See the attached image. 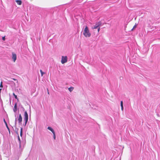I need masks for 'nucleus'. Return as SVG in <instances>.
I'll return each instance as SVG.
<instances>
[{
    "mask_svg": "<svg viewBox=\"0 0 160 160\" xmlns=\"http://www.w3.org/2000/svg\"><path fill=\"white\" fill-rule=\"evenodd\" d=\"M83 34L84 37L86 38H89L91 36V33L87 26H86L84 29Z\"/></svg>",
    "mask_w": 160,
    "mask_h": 160,
    "instance_id": "1",
    "label": "nucleus"
},
{
    "mask_svg": "<svg viewBox=\"0 0 160 160\" xmlns=\"http://www.w3.org/2000/svg\"><path fill=\"white\" fill-rule=\"evenodd\" d=\"M68 58L67 56H62V57L61 59V63L62 64H64L67 61Z\"/></svg>",
    "mask_w": 160,
    "mask_h": 160,
    "instance_id": "2",
    "label": "nucleus"
},
{
    "mask_svg": "<svg viewBox=\"0 0 160 160\" xmlns=\"http://www.w3.org/2000/svg\"><path fill=\"white\" fill-rule=\"evenodd\" d=\"M24 119L25 120V125L26 124L28 120V115L27 112L26 111L24 113Z\"/></svg>",
    "mask_w": 160,
    "mask_h": 160,
    "instance_id": "3",
    "label": "nucleus"
},
{
    "mask_svg": "<svg viewBox=\"0 0 160 160\" xmlns=\"http://www.w3.org/2000/svg\"><path fill=\"white\" fill-rule=\"evenodd\" d=\"M48 129L49 130L51 131L53 133V138L55 140L56 139V135L54 130L51 127H48Z\"/></svg>",
    "mask_w": 160,
    "mask_h": 160,
    "instance_id": "4",
    "label": "nucleus"
},
{
    "mask_svg": "<svg viewBox=\"0 0 160 160\" xmlns=\"http://www.w3.org/2000/svg\"><path fill=\"white\" fill-rule=\"evenodd\" d=\"M12 58L13 61L15 62L17 59L16 54L13 52L12 53Z\"/></svg>",
    "mask_w": 160,
    "mask_h": 160,
    "instance_id": "5",
    "label": "nucleus"
},
{
    "mask_svg": "<svg viewBox=\"0 0 160 160\" xmlns=\"http://www.w3.org/2000/svg\"><path fill=\"white\" fill-rule=\"evenodd\" d=\"M101 24V22H97L95 25L93 26V27L92 28V29H95L99 27Z\"/></svg>",
    "mask_w": 160,
    "mask_h": 160,
    "instance_id": "6",
    "label": "nucleus"
},
{
    "mask_svg": "<svg viewBox=\"0 0 160 160\" xmlns=\"http://www.w3.org/2000/svg\"><path fill=\"white\" fill-rule=\"evenodd\" d=\"M18 122L21 123L22 121V118L21 114L19 115V117L18 119Z\"/></svg>",
    "mask_w": 160,
    "mask_h": 160,
    "instance_id": "7",
    "label": "nucleus"
},
{
    "mask_svg": "<svg viewBox=\"0 0 160 160\" xmlns=\"http://www.w3.org/2000/svg\"><path fill=\"white\" fill-rule=\"evenodd\" d=\"M3 121H4V123L5 124V125L6 126V127L7 128L8 130H9V128H8V124H7V123L6 122V121L5 119H3Z\"/></svg>",
    "mask_w": 160,
    "mask_h": 160,
    "instance_id": "8",
    "label": "nucleus"
},
{
    "mask_svg": "<svg viewBox=\"0 0 160 160\" xmlns=\"http://www.w3.org/2000/svg\"><path fill=\"white\" fill-rule=\"evenodd\" d=\"M16 2L19 5H21L22 4V1L21 0H16Z\"/></svg>",
    "mask_w": 160,
    "mask_h": 160,
    "instance_id": "9",
    "label": "nucleus"
},
{
    "mask_svg": "<svg viewBox=\"0 0 160 160\" xmlns=\"http://www.w3.org/2000/svg\"><path fill=\"white\" fill-rule=\"evenodd\" d=\"M74 88L73 87H70L68 88V90L70 92H72Z\"/></svg>",
    "mask_w": 160,
    "mask_h": 160,
    "instance_id": "10",
    "label": "nucleus"
},
{
    "mask_svg": "<svg viewBox=\"0 0 160 160\" xmlns=\"http://www.w3.org/2000/svg\"><path fill=\"white\" fill-rule=\"evenodd\" d=\"M14 108L15 110H17L18 109H19V108H18V105L17 103H16L14 106Z\"/></svg>",
    "mask_w": 160,
    "mask_h": 160,
    "instance_id": "11",
    "label": "nucleus"
},
{
    "mask_svg": "<svg viewBox=\"0 0 160 160\" xmlns=\"http://www.w3.org/2000/svg\"><path fill=\"white\" fill-rule=\"evenodd\" d=\"M120 105L121 108L122 110H123V102L122 101H121L120 102Z\"/></svg>",
    "mask_w": 160,
    "mask_h": 160,
    "instance_id": "12",
    "label": "nucleus"
},
{
    "mask_svg": "<svg viewBox=\"0 0 160 160\" xmlns=\"http://www.w3.org/2000/svg\"><path fill=\"white\" fill-rule=\"evenodd\" d=\"M22 128H21V130H20V135L21 137L22 136Z\"/></svg>",
    "mask_w": 160,
    "mask_h": 160,
    "instance_id": "13",
    "label": "nucleus"
},
{
    "mask_svg": "<svg viewBox=\"0 0 160 160\" xmlns=\"http://www.w3.org/2000/svg\"><path fill=\"white\" fill-rule=\"evenodd\" d=\"M40 72L41 73V76H42L43 75L45 74V73L42 72V70H40Z\"/></svg>",
    "mask_w": 160,
    "mask_h": 160,
    "instance_id": "14",
    "label": "nucleus"
},
{
    "mask_svg": "<svg viewBox=\"0 0 160 160\" xmlns=\"http://www.w3.org/2000/svg\"><path fill=\"white\" fill-rule=\"evenodd\" d=\"M137 25L136 24H135L134 25V27H133V28H132V31L133 30V29H135L136 27H137Z\"/></svg>",
    "mask_w": 160,
    "mask_h": 160,
    "instance_id": "15",
    "label": "nucleus"
},
{
    "mask_svg": "<svg viewBox=\"0 0 160 160\" xmlns=\"http://www.w3.org/2000/svg\"><path fill=\"white\" fill-rule=\"evenodd\" d=\"M13 96H14V97L16 99H18V98H17V96L14 93H13Z\"/></svg>",
    "mask_w": 160,
    "mask_h": 160,
    "instance_id": "16",
    "label": "nucleus"
},
{
    "mask_svg": "<svg viewBox=\"0 0 160 160\" xmlns=\"http://www.w3.org/2000/svg\"><path fill=\"white\" fill-rule=\"evenodd\" d=\"M2 87H3V86H2V82H1V84H0V87L2 88Z\"/></svg>",
    "mask_w": 160,
    "mask_h": 160,
    "instance_id": "17",
    "label": "nucleus"
},
{
    "mask_svg": "<svg viewBox=\"0 0 160 160\" xmlns=\"http://www.w3.org/2000/svg\"><path fill=\"white\" fill-rule=\"evenodd\" d=\"M2 39L3 40H5V37H3L2 38Z\"/></svg>",
    "mask_w": 160,
    "mask_h": 160,
    "instance_id": "18",
    "label": "nucleus"
},
{
    "mask_svg": "<svg viewBox=\"0 0 160 160\" xmlns=\"http://www.w3.org/2000/svg\"><path fill=\"white\" fill-rule=\"evenodd\" d=\"M100 28H98V32H99V31H100Z\"/></svg>",
    "mask_w": 160,
    "mask_h": 160,
    "instance_id": "19",
    "label": "nucleus"
},
{
    "mask_svg": "<svg viewBox=\"0 0 160 160\" xmlns=\"http://www.w3.org/2000/svg\"><path fill=\"white\" fill-rule=\"evenodd\" d=\"M12 79L15 81H17V82H18V81L17 79H15V78H12Z\"/></svg>",
    "mask_w": 160,
    "mask_h": 160,
    "instance_id": "20",
    "label": "nucleus"
},
{
    "mask_svg": "<svg viewBox=\"0 0 160 160\" xmlns=\"http://www.w3.org/2000/svg\"><path fill=\"white\" fill-rule=\"evenodd\" d=\"M18 140L19 141H20V138H19V136H18Z\"/></svg>",
    "mask_w": 160,
    "mask_h": 160,
    "instance_id": "21",
    "label": "nucleus"
},
{
    "mask_svg": "<svg viewBox=\"0 0 160 160\" xmlns=\"http://www.w3.org/2000/svg\"><path fill=\"white\" fill-rule=\"evenodd\" d=\"M48 94H49V92H48Z\"/></svg>",
    "mask_w": 160,
    "mask_h": 160,
    "instance_id": "22",
    "label": "nucleus"
},
{
    "mask_svg": "<svg viewBox=\"0 0 160 160\" xmlns=\"http://www.w3.org/2000/svg\"><path fill=\"white\" fill-rule=\"evenodd\" d=\"M1 89H0V92H1Z\"/></svg>",
    "mask_w": 160,
    "mask_h": 160,
    "instance_id": "23",
    "label": "nucleus"
}]
</instances>
